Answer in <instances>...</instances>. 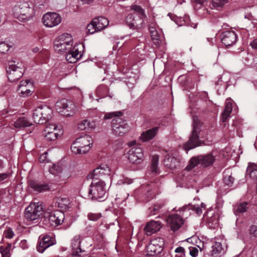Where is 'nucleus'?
Listing matches in <instances>:
<instances>
[{"instance_id": "1", "label": "nucleus", "mask_w": 257, "mask_h": 257, "mask_svg": "<svg viewBox=\"0 0 257 257\" xmlns=\"http://www.w3.org/2000/svg\"><path fill=\"white\" fill-rule=\"evenodd\" d=\"M79 47L76 43L74 44L72 36L68 33L60 35L54 45L56 51L65 53V59L70 63H75L81 57Z\"/></svg>"}, {"instance_id": "2", "label": "nucleus", "mask_w": 257, "mask_h": 257, "mask_svg": "<svg viewBox=\"0 0 257 257\" xmlns=\"http://www.w3.org/2000/svg\"><path fill=\"white\" fill-rule=\"evenodd\" d=\"M205 204L202 202L200 205L195 204L185 205L179 209L180 214H172L168 216L167 219L168 225L172 230L175 231L178 230L184 224V220L183 218L188 214V212L190 209L200 215L202 214L203 210L205 209Z\"/></svg>"}, {"instance_id": "3", "label": "nucleus", "mask_w": 257, "mask_h": 257, "mask_svg": "<svg viewBox=\"0 0 257 257\" xmlns=\"http://www.w3.org/2000/svg\"><path fill=\"white\" fill-rule=\"evenodd\" d=\"M121 115V111H117L106 113L104 116L105 119L115 117L112 120L111 127L113 134L117 136H122L128 131L127 123L119 117Z\"/></svg>"}, {"instance_id": "4", "label": "nucleus", "mask_w": 257, "mask_h": 257, "mask_svg": "<svg viewBox=\"0 0 257 257\" xmlns=\"http://www.w3.org/2000/svg\"><path fill=\"white\" fill-rule=\"evenodd\" d=\"M93 139L88 135H84L77 138L71 146V151L75 155L87 154L92 148Z\"/></svg>"}, {"instance_id": "5", "label": "nucleus", "mask_w": 257, "mask_h": 257, "mask_svg": "<svg viewBox=\"0 0 257 257\" xmlns=\"http://www.w3.org/2000/svg\"><path fill=\"white\" fill-rule=\"evenodd\" d=\"M14 17L21 22H26L31 19L35 15V9L32 5L27 2L18 3L13 9Z\"/></svg>"}, {"instance_id": "6", "label": "nucleus", "mask_w": 257, "mask_h": 257, "mask_svg": "<svg viewBox=\"0 0 257 257\" xmlns=\"http://www.w3.org/2000/svg\"><path fill=\"white\" fill-rule=\"evenodd\" d=\"M44 222L48 226L55 227L61 224L64 220L65 215L63 212L49 206L44 213Z\"/></svg>"}, {"instance_id": "7", "label": "nucleus", "mask_w": 257, "mask_h": 257, "mask_svg": "<svg viewBox=\"0 0 257 257\" xmlns=\"http://www.w3.org/2000/svg\"><path fill=\"white\" fill-rule=\"evenodd\" d=\"M201 124L197 117L193 118V130L188 141L184 145V149L188 151L200 145L199 135L201 132Z\"/></svg>"}, {"instance_id": "8", "label": "nucleus", "mask_w": 257, "mask_h": 257, "mask_svg": "<svg viewBox=\"0 0 257 257\" xmlns=\"http://www.w3.org/2000/svg\"><path fill=\"white\" fill-rule=\"evenodd\" d=\"M105 186L104 181H96L93 179L89 188L88 196L92 199L99 201L103 200L106 194Z\"/></svg>"}, {"instance_id": "9", "label": "nucleus", "mask_w": 257, "mask_h": 257, "mask_svg": "<svg viewBox=\"0 0 257 257\" xmlns=\"http://www.w3.org/2000/svg\"><path fill=\"white\" fill-rule=\"evenodd\" d=\"M55 107L58 113L67 117L73 115L78 111L76 104L73 101L66 99L57 101Z\"/></svg>"}, {"instance_id": "10", "label": "nucleus", "mask_w": 257, "mask_h": 257, "mask_svg": "<svg viewBox=\"0 0 257 257\" xmlns=\"http://www.w3.org/2000/svg\"><path fill=\"white\" fill-rule=\"evenodd\" d=\"M52 114V110L46 105H40L35 108L33 118L34 122L43 124L49 120Z\"/></svg>"}, {"instance_id": "11", "label": "nucleus", "mask_w": 257, "mask_h": 257, "mask_svg": "<svg viewBox=\"0 0 257 257\" xmlns=\"http://www.w3.org/2000/svg\"><path fill=\"white\" fill-rule=\"evenodd\" d=\"M42 203L34 202L31 203L25 210V217L30 221L37 220L44 214Z\"/></svg>"}, {"instance_id": "12", "label": "nucleus", "mask_w": 257, "mask_h": 257, "mask_svg": "<svg viewBox=\"0 0 257 257\" xmlns=\"http://www.w3.org/2000/svg\"><path fill=\"white\" fill-rule=\"evenodd\" d=\"M19 62L11 61L9 62L7 67L8 78L10 82H14L23 75V70Z\"/></svg>"}, {"instance_id": "13", "label": "nucleus", "mask_w": 257, "mask_h": 257, "mask_svg": "<svg viewBox=\"0 0 257 257\" xmlns=\"http://www.w3.org/2000/svg\"><path fill=\"white\" fill-rule=\"evenodd\" d=\"M164 244L163 238L157 237L152 239L146 246L147 255L155 256L160 254L163 250Z\"/></svg>"}, {"instance_id": "14", "label": "nucleus", "mask_w": 257, "mask_h": 257, "mask_svg": "<svg viewBox=\"0 0 257 257\" xmlns=\"http://www.w3.org/2000/svg\"><path fill=\"white\" fill-rule=\"evenodd\" d=\"M63 131L62 128L54 124H49L44 130V136L48 141H55L62 137Z\"/></svg>"}, {"instance_id": "15", "label": "nucleus", "mask_w": 257, "mask_h": 257, "mask_svg": "<svg viewBox=\"0 0 257 257\" xmlns=\"http://www.w3.org/2000/svg\"><path fill=\"white\" fill-rule=\"evenodd\" d=\"M62 21V18L58 14L54 12H47L42 17V22L47 28H53L58 26Z\"/></svg>"}, {"instance_id": "16", "label": "nucleus", "mask_w": 257, "mask_h": 257, "mask_svg": "<svg viewBox=\"0 0 257 257\" xmlns=\"http://www.w3.org/2000/svg\"><path fill=\"white\" fill-rule=\"evenodd\" d=\"M127 158L133 164H141L144 159L143 149L140 146L133 147L127 152Z\"/></svg>"}, {"instance_id": "17", "label": "nucleus", "mask_w": 257, "mask_h": 257, "mask_svg": "<svg viewBox=\"0 0 257 257\" xmlns=\"http://www.w3.org/2000/svg\"><path fill=\"white\" fill-rule=\"evenodd\" d=\"M82 240L81 237L79 235L74 236L72 239L71 247L73 255L78 257H82L85 255V251L81 245Z\"/></svg>"}, {"instance_id": "18", "label": "nucleus", "mask_w": 257, "mask_h": 257, "mask_svg": "<svg viewBox=\"0 0 257 257\" xmlns=\"http://www.w3.org/2000/svg\"><path fill=\"white\" fill-rule=\"evenodd\" d=\"M55 243V240L53 236L48 234L43 237L40 236L39 237V242L36 248L38 252L43 253L47 248L54 245Z\"/></svg>"}, {"instance_id": "19", "label": "nucleus", "mask_w": 257, "mask_h": 257, "mask_svg": "<svg viewBox=\"0 0 257 257\" xmlns=\"http://www.w3.org/2000/svg\"><path fill=\"white\" fill-rule=\"evenodd\" d=\"M18 91L23 97L31 95L34 91L33 82L30 80L21 81L19 85Z\"/></svg>"}, {"instance_id": "20", "label": "nucleus", "mask_w": 257, "mask_h": 257, "mask_svg": "<svg viewBox=\"0 0 257 257\" xmlns=\"http://www.w3.org/2000/svg\"><path fill=\"white\" fill-rule=\"evenodd\" d=\"M110 174L111 170L109 166L106 164H101L91 172L88 177L94 179L105 175L109 176Z\"/></svg>"}, {"instance_id": "21", "label": "nucleus", "mask_w": 257, "mask_h": 257, "mask_svg": "<svg viewBox=\"0 0 257 257\" xmlns=\"http://www.w3.org/2000/svg\"><path fill=\"white\" fill-rule=\"evenodd\" d=\"M221 42L226 46H230L235 44L237 40V36L233 31H226L221 34Z\"/></svg>"}, {"instance_id": "22", "label": "nucleus", "mask_w": 257, "mask_h": 257, "mask_svg": "<svg viewBox=\"0 0 257 257\" xmlns=\"http://www.w3.org/2000/svg\"><path fill=\"white\" fill-rule=\"evenodd\" d=\"M162 227L161 222L151 220L146 224L144 231L147 235H151L158 231Z\"/></svg>"}, {"instance_id": "23", "label": "nucleus", "mask_w": 257, "mask_h": 257, "mask_svg": "<svg viewBox=\"0 0 257 257\" xmlns=\"http://www.w3.org/2000/svg\"><path fill=\"white\" fill-rule=\"evenodd\" d=\"M204 217H206V221L208 226L211 228H215L218 225L219 216L218 213L212 211H209L207 213L206 216L204 215Z\"/></svg>"}, {"instance_id": "24", "label": "nucleus", "mask_w": 257, "mask_h": 257, "mask_svg": "<svg viewBox=\"0 0 257 257\" xmlns=\"http://www.w3.org/2000/svg\"><path fill=\"white\" fill-rule=\"evenodd\" d=\"M29 186L33 190L37 192H42L50 190L49 185L46 183H39L35 181H30L29 183Z\"/></svg>"}, {"instance_id": "25", "label": "nucleus", "mask_w": 257, "mask_h": 257, "mask_svg": "<svg viewBox=\"0 0 257 257\" xmlns=\"http://www.w3.org/2000/svg\"><path fill=\"white\" fill-rule=\"evenodd\" d=\"M93 25L95 26L96 30L100 31L105 28L109 24V21L105 17H98L94 18L92 21Z\"/></svg>"}, {"instance_id": "26", "label": "nucleus", "mask_w": 257, "mask_h": 257, "mask_svg": "<svg viewBox=\"0 0 257 257\" xmlns=\"http://www.w3.org/2000/svg\"><path fill=\"white\" fill-rule=\"evenodd\" d=\"M224 252L221 244L215 242L211 246V249L208 252V255L211 257H219Z\"/></svg>"}, {"instance_id": "27", "label": "nucleus", "mask_w": 257, "mask_h": 257, "mask_svg": "<svg viewBox=\"0 0 257 257\" xmlns=\"http://www.w3.org/2000/svg\"><path fill=\"white\" fill-rule=\"evenodd\" d=\"M200 164L204 167H206L213 164L215 161V156L212 154L199 156Z\"/></svg>"}, {"instance_id": "28", "label": "nucleus", "mask_w": 257, "mask_h": 257, "mask_svg": "<svg viewBox=\"0 0 257 257\" xmlns=\"http://www.w3.org/2000/svg\"><path fill=\"white\" fill-rule=\"evenodd\" d=\"M164 162L166 167L171 169L176 168L179 164V161L178 158L169 155L165 157Z\"/></svg>"}, {"instance_id": "29", "label": "nucleus", "mask_w": 257, "mask_h": 257, "mask_svg": "<svg viewBox=\"0 0 257 257\" xmlns=\"http://www.w3.org/2000/svg\"><path fill=\"white\" fill-rule=\"evenodd\" d=\"M158 130V127H155L151 130L143 132L141 136V140L143 142L149 141L152 139L157 134Z\"/></svg>"}, {"instance_id": "30", "label": "nucleus", "mask_w": 257, "mask_h": 257, "mask_svg": "<svg viewBox=\"0 0 257 257\" xmlns=\"http://www.w3.org/2000/svg\"><path fill=\"white\" fill-rule=\"evenodd\" d=\"M232 100L230 98H227L226 100L225 108L222 115V120L225 122L228 117L230 116L232 111Z\"/></svg>"}, {"instance_id": "31", "label": "nucleus", "mask_w": 257, "mask_h": 257, "mask_svg": "<svg viewBox=\"0 0 257 257\" xmlns=\"http://www.w3.org/2000/svg\"><path fill=\"white\" fill-rule=\"evenodd\" d=\"M246 173L253 179L257 180V165L249 163L246 170Z\"/></svg>"}, {"instance_id": "32", "label": "nucleus", "mask_w": 257, "mask_h": 257, "mask_svg": "<svg viewBox=\"0 0 257 257\" xmlns=\"http://www.w3.org/2000/svg\"><path fill=\"white\" fill-rule=\"evenodd\" d=\"M32 124V122L28 120L25 117H20L14 122V126L17 128L29 126Z\"/></svg>"}, {"instance_id": "33", "label": "nucleus", "mask_w": 257, "mask_h": 257, "mask_svg": "<svg viewBox=\"0 0 257 257\" xmlns=\"http://www.w3.org/2000/svg\"><path fill=\"white\" fill-rule=\"evenodd\" d=\"M248 208L246 202H241L236 203L234 205L233 211L235 214L242 213L245 212Z\"/></svg>"}, {"instance_id": "34", "label": "nucleus", "mask_w": 257, "mask_h": 257, "mask_svg": "<svg viewBox=\"0 0 257 257\" xmlns=\"http://www.w3.org/2000/svg\"><path fill=\"white\" fill-rule=\"evenodd\" d=\"M16 234L13 229L10 227H7L4 230L3 234V240L5 242L6 240L9 241L12 239Z\"/></svg>"}, {"instance_id": "35", "label": "nucleus", "mask_w": 257, "mask_h": 257, "mask_svg": "<svg viewBox=\"0 0 257 257\" xmlns=\"http://www.w3.org/2000/svg\"><path fill=\"white\" fill-rule=\"evenodd\" d=\"M49 171L53 175L57 176L62 172V166L59 163L53 164L52 165H49Z\"/></svg>"}, {"instance_id": "36", "label": "nucleus", "mask_w": 257, "mask_h": 257, "mask_svg": "<svg viewBox=\"0 0 257 257\" xmlns=\"http://www.w3.org/2000/svg\"><path fill=\"white\" fill-rule=\"evenodd\" d=\"M146 17H141L134 15L133 27L140 28L143 27Z\"/></svg>"}, {"instance_id": "37", "label": "nucleus", "mask_w": 257, "mask_h": 257, "mask_svg": "<svg viewBox=\"0 0 257 257\" xmlns=\"http://www.w3.org/2000/svg\"><path fill=\"white\" fill-rule=\"evenodd\" d=\"M12 245L11 243H8L6 246H1L0 247V252L2 257H11V250Z\"/></svg>"}, {"instance_id": "38", "label": "nucleus", "mask_w": 257, "mask_h": 257, "mask_svg": "<svg viewBox=\"0 0 257 257\" xmlns=\"http://www.w3.org/2000/svg\"><path fill=\"white\" fill-rule=\"evenodd\" d=\"M199 164H200L199 157H193L189 161L188 165L186 167V169L188 171H190Z\"/></svg>"}, {"instance_id": "39", "label": "nucleus", "mask_w": 257, "mask_h": 257, "mask_svg": "<svg viewBox=\"0 0 257 257\" xmlns=\"http://www.w3.org/2000/svg\"><path fill=\"white\" fill-rule=\"evenodd\" d=\"M131 9L135 12L134 15L141 17H146L144 10L139 6L133 5Z\"/></svg>"}, {"instance_id": "40", "label": "nucleus", "mask_w": 257, "mask_h": 257, "mask_svg": "<svg viewBox=\"0 0 257 257\" xmlns=\"http://www.w3.org/2000/svg\"><path fill=\"white\" fill-rule=\"evenodd\" d=\"M159 161V157L157 155H154L152 159V163L151 169L153 173H158V164Z\"/></svg>"}, {"instance_id": "41", "label": "nucleus", "mask_w": 257, "mask_h": 257, "mask_svg": "<svg viewBox=\"0 0 257 257\" xmlns=\"http://www.w3.org/2000/svg\"><path fill=\"white\" fill-rule=\"evenodd\" d=\"M57 203L59 208L66 209L69 204V200L67 198H61L57 199Z\"/></svg>"}, {"instance_id": "42", "label": "nucleus", "mask_w": 257, "mask_h": 257, "mask_svg": "<svg viewBox=\"0 0 257 257\" xmlns=\"http://www.w3.org/2000/svg\"><path fill=\"white\" fill-rule=\"evenodd\" d=\"M228 0H212V6L214 9H219L223 7Z\"/></svg>"}, {"instance_id": "43", "label": "nucleus", "mask_w": 257, "mask_h": 257, "mask_svg": "<svg viewBox=\"0 0 257 257\" xmlns=\"http://www.w3.org/2000/svg\"><path fill=\"white\" fill-rule=\"evenodd\" d=\"M163 205V204L162 203H158L155 204L153 206L150 207L149 209L150 215H153L156 214Z\"/></svg>"}, {"instance_id": "44", "label": "nucleus", "mask_w": 257, "mask_h": 257, "mask_svg": "<svg viewBox=\"0 0 257 257\" xmlns=\"http://www.w3.org/2000/svg\"><path fill=\"white\" fill-rule=\"evenodd\" d=\"M107 88L105 85H100L96 89V93L98 96L104 97L107 92Z\"/></svg>"}, {"instance_id": "45", "label": "nucleus", "mask_w": 257, "mask_h": 257, "mask_svg": "<svg viewBox=\"0 0 257 257\" xmlns=\"http://www.w3.org/2000/svg\"><path fill=\"white\" fill-rule=\"evenodd\" d=\"M150 31L152 39L157 40L160 38L161 34L158 32L156 28L150 27Z\"/></svg>"}, {"instance_id": "46", "label": "nucleus", "mask_w": 257, "mask_h": 257, "mask_svg": "<svg viewBox=\"0 0 257 257\" xmlns=\"http://www.w3.org/2000/svg\"><path fill=\"white\" fill-rule=\"evenodd\" d=\"M11 47L12 46L5 42H0V53L6 54Z\"/></svg>"}, {"instance_id": "47", "label": "nucleus", "mask_w": 257, "mask_h": 257, "mask_svg": "<svg viewBox=\"0 0 257 257\" xmlns=\"http://www.w3.org/2000/svg\"><path fill=\"white\" fill-rule=\"evenodd\" d=\"M101 214L100 213H90L88 214V218L92 221H96L101 217Z\"/></svg>"}, {"instance_id": "48", "label": "nucleus", "mask_w": 257, "mask_h": 257, "mask_svg": "<svg viewBox=\"0 0 257 257\" xmlns=\"http://www.w3.org/2000/svg\"><path fill=\"white\" fill-rule=\"evenodd\" d=\"M175 251L176 252L175 257H185V251L183 247L179 246L177 247Z\"/></svg>"}, {"instance_id": "49", "label": "nucleus", "mask_w": 257, "mask_h": 257, "mask_svg": "<svg viewBox=\"0 0 257 257\" xmlns=\"http://www.w3.org/2000/svg\"><path fill=\"white\" fill-rule=\"evenodd\" d=\"M98 31L96 30L95 29V26H94V25H93L92 21L91 22L90 24H88L86 28V32L87 34H92L94 33L95 32H97Z\"/></svg>"}, {"instance_id": "50", "label": "nucleus", "mask_w": 257, "mask_h": 257, "mask_svg": "<svg viewBox=\"0 0 257 257\" xmlns=\"http://www.w3.org/2000/svg\"><path fill=\"white\" fill-rule=\"evenodd\" d=\"M233 178L230 175L225 176L224 177L223 182L224 184L226 185H231L233 183Z\"/></svg>"}, {"instance_id": "51", "label": "nucleus", "mask_w": 257, "mask_h": 257, "mask_svg": "<svg viewBox=\"0 0 257 257\" xmlns=\"http://www.w3.org/2000/svg\"><path fill=\"white\" fill-rule=\"evenodd\" d=\"M134 15L132 14H128L125 18L126 24L131 28H133Z\"/></svg>"}, {"instance_id": "52", "label": "nucleus", "mask_w": 257, "mask_h": 257, "mask_svg": "<svg viewBox=\"0 0 257 257\" xmlns=\"http://www.w3.org/2000/svg\"><path fill=\"white\" fill-rule=\"evenodd\" d=\"M88 120L87 119H84L81 121L79 124H78V128L80 130H84L86 128H88Z\"/></svg>"}, {"instance_id": "53", "label": "nucleus", "mask_w": 257, "mask_h": 257, "mask_svg": "<svg viewBox=\"0 0 257 257\" xmlns=\"http://www.w3.org/2000/svg\"><path fill=\"white\" fill-rule=\"evenodd\" d=\"M250 234L251 237H257V225L250 226L249 229Z\"/></svg>"}, {"instance_id": "54", "label": "nucleus", "mask_w": 257, "mask_h": 257, "mask_svg": "<svg viewBox=\"0 0 257 257\" xmlns=\"http://www.w3.org/2000/svg\"><path fill=\"white\" fill-rule=\"evenodd\" d=\"M189 253L192 257H195L197 255L198 250L196 247L191 246L188 248Z\"/></svg>"}, {"instance_id": "55", "label": "nucleus", "mask_w": 257, "mask_h": 257, "mask_svg": "<svg viewBox=\"0 0 257 257\" xmlns=\"http://www.w3.org/2000/svg\"><path fill=\"white\" fill-rule=\"evenodd\" d=\"M206 0H192L194 7L195 9L200 8Z\"/></svg>"}, {"instance_id": "56", "label": "nucleus", "mask_w": 257, "mask_h": 257, "mask_svg": "<svg viewBox=\"0 0 257 257\" xmlns=\"http://www.w3.org/2000/svg\"><path fill=\"white\" fill-rule=\"evenodd\" d=\"M47 153L42 154L39 157V161L41 163H48L49 161L47 158Z\"/></svg>"}, {"instance_id": "57", "label": "nucleus", "mask_w": 257, "mask_h": 257, "mask_svg": "<svg viewBox=\"0 0 257 257\" xmlns=\"http://www.w3.org/2000/svg\"><path fill=\"white\" fill-rule=\"evenodd\" d=\"M88 128H90L91 130L95 129L97 125L96 122L93 120H88Z\"/></svg>"}, {"instance_id": "58", "label": "nucleus", "mask_w": 257, "mask_h": 257, "mask_svg": "<svg viewBox=\"0 0 257 257\" xmlns=\"http://www.w3.org/2000/svg\"><path fill=\"white\" fill-rule=\"evenodd\" d=\"M10 175V173L0 174V182L7 179Z\"/></svg>"}, {"instance_id": "59", "label": "nucleus", "mask_w": 257, "mask_h": 257, "mask_svg": "<svg viewBox=\"0 0 257 257\" xmlns=\"http://www.w3.org/2000/svg\"><path fill=\"white\" fill-rule=\"evenodd\" d=\"M21 247L24 249L28 248V244L26 240L24 239L21 241L20 243Z\"/></svg>"}, {"instance_id": "60", "label": "nucleus", "mask_w": 257, "mask_h": 257, "mask_svg": "<svg viewBox=\"0 0 257 257\" xmlns=\"http://www.w3.org/2000/svg\"><path fill=\"white\" fill-rule=\"evenodd\" d=\"M133 182V181L131 179L125 178L122 180H120L119 181V184H130Z\"/></svg>"}, {"instance_id": "61", "label": "nucleus", "mask_w": 257, "mask_h": 257, "mask_svg": "<svg viewBox=\"0 0 257 257\" xmlns=\"http://www.w3.org/2000/svg\"><path fill=\"white\" fill-rule=\"evenodd\" d=\"M250 45L253 49H257V38L250 43Z\"/></svg>"}, {"instance_id": "62", "label": "nucleus", "mask_w": 257, "mask_h": 257, "mask_svg": "<svg viewBox=\"0 0 257 257\" xmlns=\"http://www.w3.org/2000/svg\"><path fill=\"white\" fill-rule=\"evenodd\" d=\"M47 0H36V3L38 4L39 6H44L46 4Z\"/></svg>"}, {"instance_id": "63", "label": "nucleus", "mask_w": 257, "mask_h": 257, "mask_svg": "<svg viewBox=\"0 0 257 257\" xmlns=\"http://www.w3.org/2000/svg\"><path fill=\"white\" fill-rule=\"evenodd\" d=\"M83 4H89L92 3L94 0H80Z\"/></svg>"}, {"instance_id": "64", "label": "nucleus", "mask_w": 257, "mask_h": 257, "mask_svg": "<svg viewBox=\"0 0 257 257\" xmlns=\"http://www.w3.org/2000/svg\"><path fill=\"white\" fill-rule=\"evenodd\" d=\"M244 18L245 19H248L250 21V20H252V16H251V14H248L245 15L244 16Z\"/></svg>"}]
</instances>
